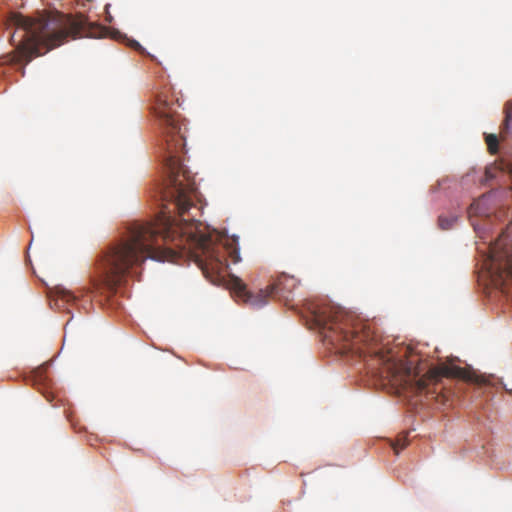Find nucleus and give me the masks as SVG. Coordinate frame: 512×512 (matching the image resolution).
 <instances>
[{"label":"nucleus","mask_w":512,"mask_h":512,"mask_svg":"<svg viewBox=\"0 0 512 512\" xmlns=\"http://www.w3.org/2000/svg\"><path fill=\"white\" fill-rule=\"evenodd\" d=\"M178 106V99H174L167 86L156 94L152 106L161 128V157L166 171L159 191V215L155 222L133 223L125 237L103 251L97 264L100 279L93 281L94 290L104 286L113 292L127 277L139 276V269L148 258L176 262L187 246L205 277L213 283L228 268V258L234 264L240 261L237 239L224 238V242H218L223 238L201 230V209L193 202L196 183L180 157L187 128L177 112Z\"/></svg>","instance_id":"1"},{"label":"nucleus","mask_w":512,"mask_h":512,"mask_svg":"<svg viewBox=\"0 0 512 512\" xmlns=\"http://www.w3.org/2000/svg\"><path fill=\"white\" fill-rule=\"evenodd\" d=\"M312 314L315 324L321 330L323 341L331 345L335 353H352L363 358L369 356L376 362L379 376L398 391L409 390L438 401L443 397V388L440 385L443 377L462 378L479 386L495 385L493 375L479 374L445 364L434 367L417 378L408 363L397 359L391 350L385 348L373 323L331 305H316L312 308Z\"/></svg>","instance_id":"2"},{"label":"nucleus","mask_w":512,"mask_h":512,"mask_svg":"<svg viewBox=\"0 0 512 512\" xmlns=\"http://www.w3.org/2000/svg\"><path fill=\"white\" fill-rule=\"evenodd\" d=\"M4 24L6 30L11 31L9 40L15 50L9 57L15 64H27L68 39L94 35L93 27L84 15H67L56 10L37 12L34 16L13 11Z\"/></svg>","instance_id":"3"},{"label":"nucleus","mask_w":512,"mask_h":512,"mask_svg":"<svg viewBox=\"0 0 512 512\" xmlns=\"http://www.w3.org/2000/svg\"><path fill=\"white\" fill-rule=\"evenodd\" d=\"M298 286V280L291 275L282 273L266 289L257 293L247 290L245 283L234 277L231 281V288L236 296L253 308H261L268 303L270 298H277L288 302L293 299L294 290Z\"/></svg>","instance_id":"4"},{"label":"nucleus","mask_w":512,"mask_h":512,"mask_svg":"<svg viewBox=\"0 0 512 512\" xmlns=\"http://www.w3.org/2000/svg\"><path fill=\"white\" fill-rule=\"evenodd\" d=\"M78 293H79V295L76 294V292H72V291H69L66 289L60 290L61 298L66 300L67 302H76L80 296L83 297L85 295H90V294L94 293V291L91 290L90 288H83V289L79 290Z\"/></svg>","instance_id":"5"},{"label":"nucleus","mask_w":512,"mask_h":512,"mask_svg":"<svg viewBox=\"0 0 512 512\" xmlns=\"http://www.w3.org/2000/svg\"><path fill=\"white\" fill-rule=\"evenodd\" d=\"M407 435V433H402L395 440L391 441V447L396 455H399L400 451L407 447L409 443Z\"/></svg>","instance_id":"6"},{"label":"nucleus","mask_w":512,"mask_h":512,"mask_svg":"<svg viewBox=\"0 0 512 512\" xmlns=\"http://www.w3.org/2000/svg\"><path fill=\"white\" fill-rule=\"evenodd\" d=\"M485 141L488 147V150L491 154H495L498 151V138L495 134H487L485 137Z\"/></svg>","instance_id":"7"},{"label":"nucleus","mask_w":512,"mask_h":512,"mask_svg":"<svg viewBox=\"0 0 512 512\" xmlns=\"http://www.w3.org/2000/svg\"><path fill=\"white\" fill-rule=\"evenodd\" d=\"M455 221L456 217L447 218L445 216H439L438 218L439 226L444 230L450 229Z\"/></svg>","instance_id":"8"},{"label":"nucleus","mask_w":512,"mask_h":512,"mask_svg":"<svg viewBox=\"0 0 512 512\" xmlns=\"http://www.w3.org/2000/svg\"><path fill=\"white\" fill-rule=\"evenodd\" d=\"M510 126H512V101H509L506 104V118L504 128L508 130Z\"/></svg>","instance_id":"9"},{"label":"nucleus","mask_w":512,"mask_h":512,"mask_svg":"<svg viewBox=\"0 0 512 512\" xmlns=\"http://www.w3.org/2000/svg\"><path fill=\"white\" fill-rule=\"evenodd\" d=\"M130 46H131L132 48H134L135 50L139 51V52H140V53H142V54H144V53H145L144 48L140 45V43H139V42H137V41H135V40H132V41L130 42Z\"/></svg>","instance_id":"10"},{"label":"nucleus","mask_w":512,"mask_h":512,"mask_svg":"<svg viewBox=\"0 0 512 512\" xmlns=\"http://www.w3.org/2000/svg\"><path fill=\"white\" fill-rule=\"evenodd\" d=\"M481 202H482V200H478V201H475L474 203H472L470 206V213H478V207Z\"/></svg>","instance_id":"11"}]
</instances>
